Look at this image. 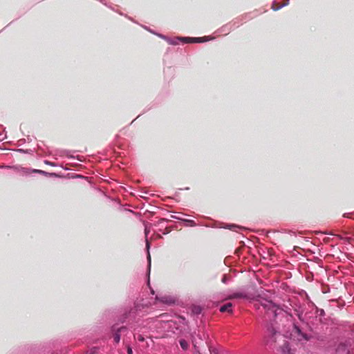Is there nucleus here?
I'll list each match as a JSON object with an SVG mask.
<instances>
[{
  "mask_svg": "<svg viewBox=\"0 0 354 354\" xmlns=\"http://www.w3.org/2000/svg\"><path fill=\"white\" fill-rule=\"evenodd\" d=\"M160 37L165 39L169 44L177 45L180 42L184 44L187 43H202L207 41L213 39L209 36H205L202 37H176L174 38L167 37L162 35H158Z\"/></svg>",
  "mask_w": 354,
  "mask_h": 354,
  "instance_id": "1",
  "label": "nucleus"
},
{
  "mask_svg": "<svg viewBox=\"0 0 354 354\" xmlns=\"http://www.w3.org/2000/svg\"><path fill=\"white\" fill-rule=\"evenodd\" d=\"M283 337L281 336L280 332H279L272 324L270 326H268L267 328V335H266V344H270L273 342H275L278 339H283Z\"/></svg>",
  "mask_w": 354,
  "mask_h": 354,
  "instance_id": "2",
  "label": "nucleus"
},
{
  "mask_svg": "<svg viewBox=\"0 0 354 354\" xmlns=\"http://www.w3.org/2000/svg\"><path fill=\"white\" fill-rule=\"evenodd\" d=\"M261 306L266 310V313L269 316L272 315L277 317L281 313V310L271 301L266 300L261 303Z\"/></svg>",
  "mask_w": 354,
  "mask_h": 354,
  "instance_id": "3",
  "label": "nucleus"
},
{
  "mask_svg": "<svg viewBox=\"0 0 354 354\" xmlns=\"http://www.w3.org/2000/svg\"><path fill=\"white\" fill-rule=\"evenodd\" d=\"M247 298V295L243 292H235L230 294L227 296L226 299H244Z\"/></svg>",
  "mask_w": 354,
  "mask_h": 354,
  "instance_id": "4",
  "label": "nucleus"
},
{
  "mask_svg": "<svg viewBox=\"0 0 354 354\" xmlns=\"http://www.w3.org/2000/svg\"><path fill=\"white\" fill-rule=\"evenodd\" d=\"M156 299L167 304H172L174 301V300L172 298L167 296H164L161 297L156 296Z\"/></svg>",
  "mask_w": 354,
  "mask_h": 354,
  "instance_id": "5",
  "label": "nucleus"
},
{
  "mask_svg": "<svg viewBox=\"0 0 354 354\" xmlns=\"http://www.w3.org/2000/svg\"><path fill=\"white\" fill-rule=\"evenodd\" d=\"M125 327H120V328L117 329V330L113 334V339L115 343H119L120 341V332L125 330Z\"/></svg>",
  "mask_w": 354,
  "mask_h": 354,
  "instance_id": "6",
  "label": "nucleus"
},
{
  "mask_svg": "<svg viewBox=\"0 0 354 354\" xmlns=\"http://www.w3.org/2000/svg\"><path fill=\"white\" fill-rule=\"evenodd\" d=\"M220 311L222 313L228 312L230 313H232V304L227 303L220 308Z\"/></svg>",
  "mask_w": 354,
  "mask_h": 354,
  "instance_id": "7",
  "label": "nucleus"
},
{
  "mask_svg": "<svg viewBox=\"0 0 354 354\" xmlns=\"http://www.w3.org/2000/svg\"><path fill=\"white\" fill-rule=\"evenodd\" d=\"M281 354H290V348L288 342H284L283 346L281 348Z\"/></svg>",
  "mask_w": 354,
  "mask_h": 354,
  "instance_id": "8",
  "label": "nucleus"
},
{
  "mask_svg": "<svg viewBox=\"0 0 354 354\" xmlns=\"http://www.w3.org/2000/svg\"><path fill=\"white\" fill-rule=\"evenodd\" d=\"M179 343H180V345L181 348L184 351H186L188 348L189 344H188V342L186 340L182 339H180L179 341Z\"/></svg>",
  "mask_w": 354,
  "mask_h": 354,
  "instance_id": "9",
  "label": "nucleus"
},
{
  "mask_svg": "<svg viewBox=\"0 0 354 354\" xmlns=\"http://www.w3.org/2000/svg\"><path fill=\"white\" fill-rule=\"evenodd\" d=\"M146 246H147V250L149 251V243L147 239H146ZM147 259H148V261H149V270H150V266H151V257H150V254L148 252V257H147ZM149 275V272H148V276Z\"/></svg>",
  "mask_w": 354,
  "mask_h": 354,
  "instance_id": "10",
  "label": "nucleus"
},
{
  "mask_svg": "<svg viewBox=\"0 0 354 354\" xmlns=\"http://www.w3.org/2000/svg\"><path fill=\"white\" fill-rule=\"evenodd\" d=\"M294 329L295 330V332L298 334V335H301V336L304 338V339H307V337L305 334H303L300 330V328L295 324H294Z\"/></svg>",
  "mask_w": 354,
  "mask_h": 354,
  "instance_id": "11",
  "label": "nucleus"
},
{
  "mask_svg": "<svg viewBox=\"0 0 354 354\" xmlns=\"http://www.w3.org/2000/svg\"><path fill=\"white\" fill-rule=\"evenodd\" d=\"M201 308L200 306H194L192 312L195 314H200L201 313Z\"/></svg>",
  "mask_w": 354,
  "mask_h": 354,
  "instance_id": "12",
  "label": "nucleus"
},
{
  "mask_svg": "<svg viewBox=\"0 0 354 354\" xmlns=\"http://www.w3.org/2000/svg\"><path fill=\"white\" fill-rule=\"evenodd\" d=\"M242 227L235 225H229V229L236 231V229H241Z\"/></svg>",
  "mask_w": 354,
  "mask_h": 354,
  "instance_id": "13",
  "label": "nucleus"
},
{
  "mask_svg": "<svg viewBox=\"0 0 354 354\" xmlns=\"http://www.w3.org/2000/svg\"><path fill=\"white\" fill-rule=\"evenodd\" d=\"M344 216L346 218H354V212L345 214Z\"/></svg>",
  "mask_w": 354,
  "mask_h": 354,
  "instance_id": "14",
  "label": "nucleus"
},
{
  "mask_svg": "<svg viewBox=\"0 0 354 354\" xmlns=\"http://www.w3.org/2000/svg\"><path fill=\"white\" fill-rule=\"evenodd\" d=\"M185 221L187 223H188L189 225H191V226H194L196 225L195 222L194 221H192V220H185Z\"/></svg>",
  "mask_w": 354,
  "mask_h": 354,
  "instance_id": "15",
  "label": "nucleus"
},
{
  "mask_svg": "<svg viewBox=\"0 0 354 354\" xmlns=\"http://www.w3.org/2000/svg\"><path fill=\"white\" fill-rule=\"evenodd\" d=\"M127 354H132V353H133L132 348L129 345H128L127 346Z\"/></svg>",
  "mask_w": 354,
  "mask_h": 354,
  "instance_id": "16",
  "label": "nucleus"
},
{
  "mask_svg": "<svg viewBox=\"0 0 354 354\" xmlns=\"http://www.w3.org/2000/svg\"><path fill=\"white\" fill-rule=\"evenodd\" d=\"M145 236H147L149 233V230H148L147 225H145Z\"/></svg>",
  "mask_w": 354,
  "mask_h": 354,
  "instance_id": "17",
  "label": "nucleus"
},
{
  "mask_svg": "<svg viewBox=\"0 0 354 354\" xmlns=\"http://www.w3.org/2000/svg\"><path fill=\"white\" fill-rule=\"evenodd\" d=\"M227 281V278L225 275L223 276V279H222V282L223 283H226Z\"/></svg>",
  "mask_w": 354,
  "mask_h": 354,
  "instance_id": "18",
  "label": "nucleus"
},
{
  "mask_svg": "<svg viewBox=\"0 0 354 354\" xmlns=\"http://www.w3.org/2000/svg\"><path fill=\"white\" fill-rule=\"evenodd\" d=\"M280 8H281V6H277V7H275V5H274V4L272 6V8H273L274 10H279Z\"/></svg>",
  "mask_w": 354,
  "mask_h": 354,
  "instance_id": "19",
  "label": "nucleus"
},
{
  "mask_svg": "<svg viewBox=\"0 0 354 354\" xmlns=\"http://www.w3.org/2000/svg\"><path fill=\"white\" fill-rule=\"evenodd\" d=\"M45 163L47 164V165H52V166L55 165V164H53V163H52V162H49L48 160H46Z\"/></svg>",
  "mask_w": 354,
  "mask_h": 354,
  "instance_id": "20",
  "label": "nucleus"
},
{
  "mask_svg": "<svg viewBox=\"0 0 354 354\" xmlns=\"http://www.w3.org/2000/svg\"><path fill=\"white\" fill-rule=\"evenodd\" d=\"M144 337L142 336V335H139L138 337V340L140 341V342H143L144 341Z\"/></svg>",
  "mask_w": 354,
  "mask_h": 354,
  "instance_id": "21",
  "label": "nucleus"
},
{
  "mask_svg": "<svg viewBox=\"0 0 354 354\" xmlns=\"http://www.w3.org/2000/svg\"><path fill=\"white\" fill-rule=\"evenodd\" d=\"M151 293L154 294V291L153 290H151Z\"/></svg>",
  "mask_w": 354,
  "mask_h": 354,
  "instance_id": "22",
  "label": "nucleus"
}]
</instances>
